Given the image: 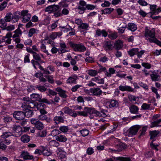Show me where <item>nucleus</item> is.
Here are the masks:
<instances>
[{
    "mask_svg": "<svg viewBox=\"0 0 161 161\" xmlns=\"http://www.w3.org/2000/svg\"><path fill=\"white\" fill-rule=\"evenodd\" d=\"M98 72L95 70H90L88 71V74L92 76H94L97 75Z\"/></svg>",
    "mask_w": 161,
    "mask_h": 161,
    "instance_id": "obj_50",
    "label": "nucleus"
},
{
    "mask_svg": "<svg viewBox=\"0 0 161 161\" xmlns=\"http://www.w3.org/2000/svg\"><path fill=\"white\" fill-rule=\"evenodd\" d=\"M128 98L129 100L130 101H138L139 99V98L137 97H136L132 95H128Z\"/></svg>",
    "mask_w": 161,
    "mask_h": 161,
    "instance_id": "obj_45",
    "label": "nucleus"
},
{
    "mask_svg": "<svg viewBox=\"0 0 161 161\" xmlns=\"http://www.w3.org/2000/svg\"><path fill=\"white\" fill-rule=\"evenodd\" d=\"M65 114H67L72 117H75L78 115L77 112H75L74 110L69 108L68 107H65L62 109Z\"/></svg>",
    "mask_w": 161,
    "mask_h": 161,
    "instance_id": "obj_8",
    "label": "nucleus"
},
{
    "mask_svg": "<svg viewBox=\"0 0 161 161\" xmlns=\"http://www.w3.org/2000/svg\"><path fill=\"white\" fill-rule=\"evenodd\" d=\"M54 16L56 17L62 16V14H61L60 10L59 9L57 11L54 12Z\"/></svg>",
    "mask_w": 161,
    "mask_h": 161,
    "instance_id": "obj_62",
    "label": "nucleus"
},
{
    "mask_svg": "<svg viewBox=\"0 0 161 161\" xmlns=\"http://www.w3.org/2000/svg\"><path fill=\"white\" fill-rule=\"evenodd\" d=\"M150 107V104L144 103L142 105L141 107L143 110H147L149 109Z\"/></svg>",
    "mask_w": 161,
    "mask_h": 161,
    "instance_id": "obj_55",
    "label": "nucleus"
},
{
    "mask_svg": "<svg viewBox=\"0 0 161 161\" xmlns=\"http://www.w3.org/2000/svg\"><path fill=\"white\" fill-rule=\"evenodd\" d=\"M142 65V66L145 67L146 68L149 69L151 68V65L149 63H143Z\"/></svg>",
    "mask_w": 161,
    "mask_h": 161,
    "instance_id": "obj_64",
    "label": "nucleus"
},
{
    "mask_svg": "<svg viewBox=\"0 0 161 161\" xmlns=\"http://www.w3.org/2000/svg\"><path fill=\"white\" fill-rule=\"evenodd\" d=\"M46 135L47 132L46 130H43L38 133L39 136L41 137H45L46 136Z\"/></svg>",
    "mask_w": 161,
    "mask_h": 161,
    "instance_id": "obj_63",
    "label": "nucleus"
},
{
    "mask_svg": "<svg viewBox=\"0 0 161 161\" xmlns=\"http://www.w3.org/2000/svg\"><path fill=\"white\" fill-rule=\"evenodd\" d=\"M89 27L88 24L86 23H82L79 26V28H81L85 30H88V28Z\"/></svg>",
    "mask_w": 161,
    "mask_h": 161,
    "instance_id": "obj_46",
    "label": "nucleus"
},
{
    "mask_svg": "<svg viewBox=\"0 0 161 161\" xmlns=\"http://www.w3.org/2000/svg\"><path fill=\"white\" fill-rule=\"evenodd\" d=\"M123 46L122 42L120 40L115 41L114 44V47L117 50L120 49Z\"/></svg>",
    "mask_w": 161,
    "mask_h": 161,
    "instance_id": "obj_19",
    "label": "nucleus"
},
{
    "mask_svg": "<svg viewBox=\"0 0 161 161\" xmlns=\"http://www.w3.org/2000/svg\"><path fill=\"white\" fill-rule=\"evenodd\" d=\"M111 142L114 143L113 144V146L115 147V149L111 148V151L119 152L126 147L124 144L119 143V140L114 137H112L111 136Z\"/></svg>",
    "mask_w": 161,
    "mask_h": 161,
    "instance_id": "obj_4",
    "label": "nucleus"
},
{
    "mask_svg": "<svg viewBox=\"0 0 161 161\" xmlns=\"http://www.w3.org/2000/svg\"><path fill=\"white\" fill-rule=\"evenodd\" d=\"M81 86H82L81 85H76L72 87L71 90L72 92H75L77 90L78 88Z\"/></svg>",
    "mask_w": 161,
    "mask_h": 161,
    "instance_id": "obj_57",
    "label": "nucleus"
},
{
    "mask_svg": "<svg viewBox=\"0 0 161 161\" xmlns=\"http://www.w3.org/2000/svg\"><path fill=\"white\" fill-rule=\"evenodd\" d=\"M147 127L146 126L143 127L142 130H141V133L138 136L139 138H140L142 136L145 134V132L147 130Z\"/></svg>",
    "mask_w": 161,
    "mask_h": 161,
    "instance_id": "obj_49",
    "label": "nucleus"
},
{
    "mask_svg": "<svg viewBox=\"0 0 161 161\" xmlns=\"http://www.w3.org/2000/svg\"><path fill=\"white\" fill-rule=\"evenodd\" d=\"M102 14H109L111 13V8H106L103 10H102Z\"/></svg>",
    "mask_w": 161,
    "mask_h": 161,
    "instance_id": "obj_53",
    "label": "nucleus"
},
{
    "mask_svg": "<svg viewBox=\"0 0 161 161\" xmlns=\"http://www.w3.org/2000/svg\"><path fill=\"white\" fill-rule=\"evenodd\" d=\"M49 145L50 146L58 147L59 146V143L56 140H53L49 142Z\"/></svg>",
    "mask_w": 161,
    "mask_h": 161,
    "instance_id": "obj_40",
    "label": "nucleus"
},
{
    "mask_svg": "<svg viewBox=\"0 0 161 161\" xmlns=\"http://www.w3.org/2000/svg\"><path fill=\"white\" fill-rule=\"evenodd\" d=\"M66 153L65 152H62V153H58V158L60 159L64 158L66 157Z\"/></svg>",
    "mask_w": 161,
    "mask_h": 161,
    "instance_id": "obj_56",
    "label": "nucleus"
},
{
    "mask_svg": "<svg viewBox=\"0 0 161 161\" xmlns=\"http://www.w3.org/2000/svg\"><path fill=\"white\" fill-rule=\"evenodd\" d=\"M21 158H23L24 159H33V157L32 155H29V153L27 152L23 151L22 152V153L20 155Z\"/></svg>",
    "mask_w": 161,
    "mask_h": 161,
    "instance_id": "obj_18",
    "label": "nucleus"
},
{
    "mask_svg": "<svg viewBox=\"0 0 161 161\" xmlns=\"http://www.w3.org/2000/svg\"><path fill=\"white\" fill-rule=\"evenodd\" d=\"M35 87L41 92H44L47 90V88L43 86H37Z\"/></svg>",
    "mask_w": 161,
    "mask_h": 161,
    "instance_id": "obj_47",
    "label": "nucleus"
},
{
    "mask_svg": "<svg viewBox=\"0 0 161 161\" xmlns=\"http://www.w3.org/2000/svg\"><path fill=\"white\" fill-rule=\"evenodd\" d=\"M80 132L83 137L87 136L89 133V130L86 129L82 130L80 131Z\"/></svg>",
    "mask_w": 161,
    "mask_h": 161,
    "instance_id": "obj_51",
    "label": "nucleus"
},
{
    "mask_svg": "<svg viewBox=\"0 0 161 161\" xmlns=\"http://www.w3.org/2000/svg\"><path fill=\"white\" fill-rule=\"evenodd\" d=\"M158 70L157 71L154 70L152 71V74L150 75L151 78L153 81H160L161 80L160 76L158 74Z\"/></svg>",
    "mask_w": 161,
    "mask_h": 161,
    "instance_id": "obj_12",
    "label": "nucleus"
},
{
    "mask_svg": "<svg viewBox=\"0 0 161 161\" xmlns=\"http://www.w3.org/2000/svg\"><path fill=\"white\" fill-rule=\"evenodd\" d=\"M53 121L55 125H58L64 121V117L61 116H56L53 118Z\"/></svg>",
    "mask_w": 161,
    "mask_h": 161,
    "instance_id": "obj_20",
    "label": "nucleus"
},
{
    "mask_svg": "<svg viewBox=\"0 0 161 161\" xmlns=\"http://www.w3.org/2000/svg\"><path fill=\"white\" fill-rule=\"evenodd\" d=\"M154 140H153L152 142L150 143V145L151 146V148L153 149H155L157 151H158V149L157 148V147L158 146V145H155L153 143V142Z\"/></svg>",
    "mask_w": 161,
    "mask_h": 161,
    "instance_id": "obj_61",
    "label": "nucleus"
},
{
    "mask_svg": "<svg viewBox=\"0 0 161 161\" xmlns=\"http://www.w3.org/2000/svg\"><path fill=\"white\" fill-rule=\"evenodd\" d=\"M32 54L33 58L35 60H37L39 61L41 60V58L40 56V55L42 56V54H38L35 52L33 53Z\"/></svg>",
    "mask_w": 161,
    "mask_h": 161,
    "instance_id": "obj_35",
    "label": "nucleus"
},
{
    "mask_svg": "<svg viewBox=\"0 0 161 161\" xmlns=\"http://www.w3.org/2000/svg\"><path fill=\"white\" fill-rule=\"evenodd\" d=\"M13 116L16 120H22L25 118L24 112L21 111H15L13 113Z\"/></svg>",
    "mask_w": 161,
    "mask_h": 161,
    "instance_id": "obj_10",
    "label": "nucleus"
},
{
    "mask_svg": "<svg viewBox=\"0 0 161 161\" xmlns=\"http://www.w3.org/2000/svg\"><path fill=\"white\" fill-rule=\"evenodd\" d=\"M13 19V15L11 13H8L4 17V20L7 22H10Z\"/></svg>",
    "mask_w": 161,
    "mask_h": 161,
    "instance_id": "obj_36",
    "label": "nucleus"
},
{
    "mask_svg": "<svg viewBox=\"0 0 161 161\" xmlns=\"http://www.w3.org/2000/svg\"><path fill=\"white\" fill-rule=\"evenodd\" d=\"M118 159L120 161H131L130 158L128 157H119Z\"/></svg>",
    "mask_w": 161,
    "mask_h": 161,
    "instance_id": "obj_60",
    "label": "nucleus"
},
{
    "mask_svg": "<svg viewBox=\"0 0 161 161\" xmlns=\"http://www.w3.org/2000/svg\"><path fill=\"white\" fill-rule=\"evenodd\" d=\"M40 102L48 104H53L54 103V101L53 100H50V101H49L46 98H43L42 99L41 98Z\"/></svg>",
    "mask_w": 161,
    "mask_h": 161,
    "instance_id": "obj_43",
    "label": "nucleus"
},
{
    "mask_svg": "<svg viewBox=\"0 0 161 161\" xmlns=\"http://www.w3.org/2000/svg\"><path fill=\"white\" fill-rule=\"evenodd\" d=\"M69 44L70 47L75 52H83L86 50V47L81 43H76L70 42H69Z\"/></svg>",
    "mask_w": 161,
    "mask_h": 161,
    "instance_id": "obj_3",
    "label": "nucleus"
},
{
    "mask_svg": "<svg viewBox=\"0 0 161 161\" xmlns=\"http://www.w3.org/2000/svg\"><path fill=\"white\" fill-rule=\"evenodd\" d=\"M130 111L132 114H138L139 108L135 105L132 104L129 108Z\"/></svg>",
    "mask_w": 161,
    "mask_h": 161,
    "instance_id": "obj_22",
    "label": "nucleus"
},
{
    "mask_svg": "<svg viewBox=\"0 0 161 161\" xmlns=\"http://www.w3.org/2000/svg\"><path fill=\"white\" fill-rule=\"evenodd\" d=\"M31 98L34 101H38L40 102L42 96L41 95H39L36 93H33L31 95Z\"/></svg>",
    "mask_w": 161,
    "mask_h": 161,
    "instance_id": "obj_26",
    "label": "nucleus"
},
{
    "mask_svg": "<svg viewBox=\"0 0 161 161\" xmlns=\"http://www.w3.org/2000/svg\"><path fill=\"white\" fill-rule=\"evenodd\" d=\"M47 91L46 92V93L47 95L50 96H55L57 94V93L54 91L48 89L47 90Z\"/></svg>",
    "mask_w": 161,
    "mask_h": 161,
    "instance_id": "obj_44",
    "label": "nucleus"
},
{
    "mask_svg": "<svg viewBox=\"0 0 161 161\" xmlns=\"http://www.w3.org/2000/svg\"><path fill=\"white\" fill-rule=\"evenodd\" d=\"M119 106L118 102L115 100H111V107L117 108Z\"/></svg>",
    "mask_w": 161,
    "mask_h": 161,
    "instance_id": "obj_52",
    "label": "nucleus"
},
{
    "mask_svg": "<svg viewBox=\"0 0 161 161\" xmlns=\"http://www.w3.org/2000/svg\"><path fill=\"white\" fill-rule=\"evenodd\" d=\"M140 128V126L138 125L130 127L128 130L129 136H131L136 135Z\"/></svg>",
    "mask_w": 161,
    "mask_h": 161,
    "instance_id": "obj_13",
    "label": "nucleus"
},
{
    "mask_svg": "<svg viewBox=\"0 0 161 161\" xmlns=\"http://www.w3.org/2000/svg\"><path fill=\"white\" fill-rule=\"evenodd\" d=\"M20 14L21 15V12L19 11H17L14 14V15H13V19H15V21L14 20H13L14 22L18 21L19 18V15Z\"/></svg>",
    "mask_w": 161,
    "mask_h": 161,
    "instance_id": "obj_37",
    "label": "nucleus"
},
{
    "mask_svg": "<svg viewBox=\"0 0 161 161\" xmlns=\"http://www.w3.org/2000/svg\"><path fill=\"white\" fill-rule=\"evenodd\" d=\"M90 92L93 95L96 96H100L102 93V90L98 88H91L90 90Z\"/></svg>",
    "mask_w": 161,
    "mask_h": 161,
    "instance_id": "obj_15",
    "label": "nucleus"
},
{
    "mask_svg": "<svg viewBox=\"0 0 161 161\" xmlns=\"http://www.w3.org/2000/svg\"><path fill=\"white\" fill-rule=\"evenodd\" d=\"M40 69L42 70L43 71V72L42 73V74L45 75H50V73L49 71L47 70V69H45L42 66H40Z\"/></svg>",
    "mask_w": 161,
    "mask_h": 161,
    "instance_id": "obj_54",
    "label": "nucleus"
},
{
    "mask_svg": "<svg viewBox=\"0 0 161 161\" xmlns=\"http://www.w3.org/2000/svg\"><path fill=\"white\" fill-rule=\"evenodd\" d=\"M28 10H23L21 12V15L22 17V21L26 23L29 21L31 17V14L28 13Z\"/></svg>",
    "mask_w": 161,
    "mask_h": 161,
    "instance_id": "obj_7",
    "label": "nucleus"
},
{
    "mask_svg": "<svg viewBox=\"0 0 161 161\" xmlns=\"http://www.w3.org/2000/svg\"><path fill=\"white\" fill-rule=\"evenodd\" d=\"M12 135L11 133L9 132H6L3 133V134L1 136L2 138H6L9 136Z\"/></svg>",
    "mask_w": 161,
    "mask_h": 161,
    "instance_id": "obj_48",
    "label": "nucleus"
},
{
    "mask_svg": "<svg viewBox=\"0 0 161 161\" xmlns=\"http://www.w3.org/2000/svg\"><path fill=\"white\" fill-rule=\"evenodd\" d=\"M104 47L106 51L109 53L111 49V41H106L105 42Z\"/></svg>",
    "mask_w": 161,
    "mask_h": 161,
    "instance_id": "obj_34",
    "label": "nucleus"
},
{
    "mask_svg": "<svg viewBox=\"0 0 161 161\" xmlns=\"http://www.w3.org/2000/svg\"><path fill=\"white\" fill-rule=\"evenodd\" d=\"M15 29L14 26L13 25H10L7 26H6L5 30L8 31H10L14 30Z\"/></svg>",
    "mask_w": 161,
    "mask_h": 161,
    "instance_id": "obj_59",
    "label": "nucleus"
},
{
    "mask_svg": "<svg viewBox=\"0 0 161 161\" xmlns=\"http://www.w3.org/2000/svg\"><path fill=\"white\" fill-rule=\"evenodd\" d=\"M59 9V6L58 5L55 4L48 6L45 8V11L46 12H49L50 13L52 12H54Z\"/></svg>",
    "mask_w": 161,
    "mask_h": 161,
    "instance_id": "obj_14",
    "label": "nucleus"
},
{
    "mask_svg": "<svg viewBox=\"0 0 161 161\" xmlns=\"http://www.w3.org/2000/svg\"><path fill=\"white\" fill-rule=\"evenodd\" d=\"M31 123L34 125L35 127L38 130H42L44 128V124L38 119L32 118L31 119Z\"/></svg>",
    "mask_w": 161,
    "mask_h": 161,
    "instance_id": "obj_6",
    "label": "nucleus"
},
{
    "mask_svg": "<svg viewBox=\"0 0 161 161\" xmlns=\"http://www.w3.org/2000/svg\"><path fill=\"white\" fill-rule=\"evenodd\" d=\"M45 43V40H42L41 41V45L40 46V48L42 51L46 53L47 55H51L48 53V51L46 50V46L44 45Z\"/></svg>",
    "mask_w": 161,
    "mask_h": 161,
    "instance_id": "obj_28",
    "label": "nucleus"
},
{
    "mask_svg": "<svg viewBox=\"0 0 161 161\" xmlns=\"http://www.w3.org/2000/svg\"><path fill=\"white\" fill-rule=\"evenodd\" d=\"M119 89L122 91H127L128 92H132L134 89L131 87L130 86H126L120 85L119 87Z\"/></svg>",
    "mask_w": 161,
    "mask_h": 161,
    "instance_id": "obj_21",
    "label": "nucleus"
},
{
    "mask_svg": "<svg viewBox=\"0 0 161 161\" xmlns=\"http://www.w3.org/2000/svg\"><path fill=\"white\" fill-rule=\"evenodd\" d=\"M6 22H7L3 19H2L0 20V27L3 28V30H4V29L7 26Z\"/></svg>",
    "mask_w": 161,
    "mask_h": 161,
    "instance_id": "obj_41",
    "label": "nucleus"
},
{
    "mask_svg": "<svg viewBox=\"0 0 161 161\" xmlns=\"http://www.w3.org/2000/svg\"><path fill=\"white\" fill-rule=\"evenodd\" d=\"M56 139L60 142H65L67 140L66 136L63 135H58L56 136Z\"/></svg>",
    "mask_w": 161,
    "mask_h": 161,
    "instance_id": "obj_24",
    "label": "nucleus"
},
{
    "mask_svg": "<svg viewBox=\"0 0 161 161\" xmlns=\"http://www.w3.org/2000/svg\"><path fill=\"white\" fill-rule=\"evenodd\" d=\"M23 100L24 102L23 103L22 107L24 108H26V107H28L30 108H34L36 106V104L31 102V99L28 97H24L23 98Z\"/></svg>",
    "mask_w": 161,
    "mask_h": 161,
    "instance_id": "obj_5",
    "label": "nucleus"
},
{
    "mask_svg": "<svg viewBox=\"0 0 161 161\" xmlns=\"http://www.w3.org/2000/svg\"><path fill=\"white\" fill-rule=\"evenodd\" d=\"M144 36L146 39L150 43L154 42L161 46V42L155 38V32L154 29H151L148 26L145 28Z\"/></svg>",
    "mask_w": 161,
    "mask_h": 161,
    "instance_id": "obj_1",
    "label": "nucleus"
},
{
    "mask_svg": "<svg viewBox=\"0 0 161 161\" xmlns=\"http://www.w3.org/2000/svg\"><path fill=\"white\" fill-rule=\"evenodd\" d=\"M96 34L98 36H100L102 34L104 37L108 35L107 32L104 30L101 31L99 29L96 30Z\"/></svg>",
    "mask_w": 161,
    "mask_h": 161,
    "instance_id": "obj_30",
    "label": "nucleus"
},
{
    "mask_svg": "<svg viewBox=\"0 0 161 161\" xmlns=\"http://www.w3.org/2000/svg\"><path fill=\"white\" fill-rule=\"evenodd\" d=\"M13 130L15 136L17 137H19L22 134V128L18 125H14L13 127Z\"/></svg>",
    "mask_w": 161,
    "mask_h": 161,
    "instance_id": "obj_9",
    "label": "nucleus"
},
{
    "mask_svg": "<svg viewBox=\"0 0 161 161\" xmlns=\"http://www.w3.org/2000/svg\"><path fill=\"white\" fill-rule=\"evenodd\" d=\"M7 2L6 1H4L0 5V10L2 11L7 6Z\"/></svg>",
    "mask_w": 161,
    "mask_h": 161,
    "instance_id": "obj_58",
    "label": "nucleus"
},
{
    "mask_svg": "<svg viewBox=\"0 0 161 161\" xmlns=\"http://www.w3.org/2000/svg\"><path fill=\"white\" fill-rule=\"evenodd\" d=\"M38 32V31L35 28H32L29 31L28 36L29 37H31L33 35L37 33Z\"/></svg>",
    "mask_w": 161,
    "mask_h": 161,
    "instance_id": "obj_38",
    "label": "nucleus"
},
{
    "mask_svg": "<svg viewBox=\"0 0 161 161\" xmlns=\"http://www.w3.org/2000/svg\"><path fill=\"white\" fill-rule=\"evenodd\" d=\"M42 150V154L44 156H48L51 155L52 153L50 150L47 147L41 146Z\"/></svg>",
    "mask_w": 161,
    "mask_h": 161,
    "instance_id": "obj_17",
    "label": "nucleus"
},
{
    "mask_svg": "<svg viewBox=\"0 0 161 161\" xmlns=\"http://www.w3.org/2000/svg\"><path fill=\"white\" fill-rule=\"evenodd\" d=\"M25 112H24V114L25 115V117L27 118L31 117L34 114L33 112L31 110L28 108H26L25 110Z\"/></svg>",
    "mask_w": 161,
    "mask_h": 161,
    "instance_id": "obj_31",
    "label": "nucleus"
},
{
    "mask_svg": "<svg viewBox=\"0 0 161 161\" xmlns=\"http://www.w3.org/2000/svg\"><path fill=\"white\" fill-rule=\"evenodd\" d=\"M161 122V119H158L154 121L151 123V127H157L161 126V125H159V124Z\"/></svg>",
    "mask_w": 161,
    "mask_h": 161,
    "instance_id": "obj_39",
    "label": "nucleus"
},
{
    "mask_svg": "<svg viewBox=\"0 0 161 161\" xmlns=\"http://www.w3.org/2000/svg\"><path fill=\"white\" fill-rule=\"evenodd\" d=\"M39 120H45L47 122L50 123L52 121V119L50 118H48L45 114H41L38 116Z\"/></svg>",
    "mask_w": 161,
    "mask_h": 161,
    "instance_id": "obj_23",
    "label": "nucleus"
},
{
    "mask_svg": "<svg viewBox=\"0 0 161 161\" xmlns=\"http://www.w3.org/2000/svg\"><path fill=\"white\" fill-rule=\"evenodd\" d=\"M14 34L12 36V37L14 39L16 37H19L22 34V31L20 30L19 28V25L18 26V28L14 31Z\"/></svg>",
    "mask_w": 161,
    "mask_h": 161,
    "instance_id": "obj_25",
    "label": "nucleus"
},
{
    "mask_svg": "<svg viewBox=\"0 0 161 161\" xmlns=\"http://www.w3.org/2000/svg\"><path fill=\"white\" fill-rule=\"evenodd\" d=\"M59 130L63 133H66L69 130V127L67 126H62L59 127Z\"/></svg>",
    "mask_w": 161,
    "mask_h": 161,
    "instance_id": "obj_42",
    "label": "nucleus"
},
{
    "mask_svg": "<svg viewBox=\"0 0 161 161\" xmlns=\"http://www.w3.org/2000/svg\"><path fill=\"white\" fill-rule=\"evenodd\" d=\"M159 133L160 131L159 130L150 131L149 134L150 136V139H153Z\"/></svg>",
    "mask_w": 161,
    "mask_h": 161,
    "instance_id": "obj_32",
    "label": "nucleus"
},
{
    "mask_svg": "<svg viewBox=\"0 0 161 161\" xmlns=\"http://www.w3.org/2000/svg\"><path fill=\"white\" fill-rule=\"evenodd\" d=\"M127 28L128 30L133 32L136 30L137 29V25L133 23H129L127 25Z\"/></svg>",
    "mask_w": 161,
    "mask_h": 161,
    "instance_id": "obj_27",
    "label": "nucleus"
},
{
    "mask_svg": "<svg viewBox=\"0 0 161 161\" xmlns=\"http://www.w3.org/2000/svg\"><path fill=\"white\" fill-rule=\"evenodd\" d=\"M78 115L86 117L90 115L94 114L96 116L105 117L106 114L104 112L101 111L100 112L96 110L94 108H92L85 107L82 111H77Z\"/></svg>",
    "mask_w": 161,
    "mask_h": 161,
    "instance_id": "obj_2",
    "label": "nucleus"
},
{
    "mask_svg": "<svg viewBox=\"0 0 161 161\" xmlns=\"http://www.w3.org/2000/svg\"><path fill=\"white\" fill-rule=\"evenodd\" d=\"M100 68L99 69L98 73L101 72L102 71H104L105 72V75L108 77H110L111 76V68H109L108 71L109 72H108L106 70V69L105 67H103L101 65L100 66Z\"/></svg>",
    "mask_w": 161,
    "mask_h": 161,
    "instance_id": "obj_29",
    "label": "nucleus"
},
{
    "mask_svg": "<svg viewBox=\"0 0 161 161\" xmlns=\"http://www.w3.org/2000/svg\"><path fill=\"white\" fill-rule=\"evenodd\" d=\"M78 79V77L76 75H72L67 80L66 82L68 84L74 83L76 84L77 83L76 80Z\"/></svg>",
    "mask_w": 161,
    "mask_h": 161,
    "instance_id": "obj_16",
    "label": "nucleus"
},
{
    "mask_svg": "<svg viewBox=\"0 0 161 161\" xmlns=\"http://www.w3.org/2000/svg\"><path fill=\"white\" fill-rule=\"evenodd\" d=\"M21 140L22 142L24 143H27L30 141V138L29 136L27 135H24L21 137Z\"/></svg>",
    "mask_w": 161,
    "mask_h": 161,
    "instance_id": "obj_33",
    "label": "nucleus"
},
{
    "mask_svg": "<svg viewBox=\"0 0 161 161\" xmlns=\"http://www.w3.org/2000/svg\"><path fill=\"white\" fill-rule=\"evenodd\" d=\"M12 36V33L10 32H8L7 33L5 36H3L1 38V40L2 42H5L8 44H10L12 40L10 38Z\"/></svg>",
    "mask_w": 161,
    "mask_h": 161,
    "instance_id": "obj_11",
    "label": "nucleus"
}]
</instances>
